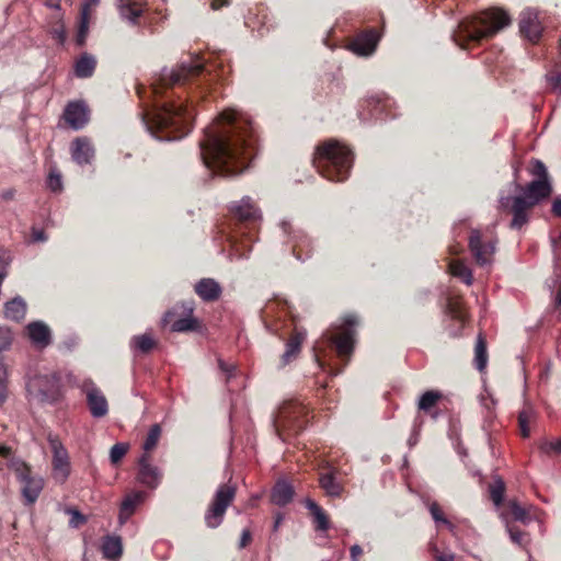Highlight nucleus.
<instances>
[{"label":"nucleus","mask_w":561,"mask_h":561,"mask_svg":"<svg viewBox=\"0 0 561 561\" xmlns=\"http://www.w3.org/2000/svg\"><path fill=\"white\" fill-rule=\"evenodd\" d=\"M209 76L204 60L199 56H191L172 68H162L152 78L151 91L156 100L152 111L141 117L152 137L160 141H171L182 139L191 131L194 114L183 99V93H165L169 89L199 88L204 81H208Z\"/></svg>","instance_id":"obj_1"},{"label":"nucleus","mask_w":561,"mask_h":561,"mask_svg":"<svg viewBox=\"0 0 561 561\" xmlns=\"http://www.w3.org/2000/svg\"><path fill=\"white\" fill-rule=\"evenodd\" d=\"M255 145L256 137L250 117L229 108L205 128L201 156L214 175L230 178L249 168Z\"/></svg>","instance_id":"obj_2"},{"label":"nucleus","mask_w":561,"mask_h":561,"mask_svg":"<svg viewBox=\"0 0 561 561\" xmlns=\"http://www.w3.org/2000/svg\"><path fill=\"white\" fill-rule=\"evenodd\" d=\"M511 18L501 9H489L480 14L463 19L453 34V39L462 49L471 43L478 44L484 38L494 36L508 26Z\"/></svg>","instance_id":"obj_3"},{"label":"nucleus","mask_w":561,"mask_h":561,"mask_svg":"<svg viewBox=\"0 0 561 561\" xmlns=\"http://www.w3.org/2000/svg\"><path fill=\"white\" fill-rule=\"evenodd\" d=\"M354 156L350 148L330 139L317 147L312 163L325 179L342 182L350 175Z\"/></svg>","instance_id":"obj_4"},{"label":"nucleus","mask_w":561,"mask_h":561,"mask_svg":"<svg viewBox=\"0 0 561 561\" xmlns=\"http://www.w3.org/2000/svg\"><path fill=\"white\" fill-rule=\"evenodd\" d=\"M307 422L306 408L294 401L284 402L272 417L274 431L284 442L302 431Z\"/></svg>","instance_id":"obj_5"},{"label":"nucleus","mask_w":561,"mask_h":561,"mask_svg":"<svg viewBox=\"0 0 561 561\" xmlns=\"http://www.w3.org/2000/svg\"><path fill=\"white\" fill-rule=\"evenodd\" d=\"M61 379L57 373L38 374L26 382L27 394L46 404H54L61 399Z\"/></svg>","instance_id":"obj_6"},{"label":"nucleus","mask_w":561,"mask_h":561,"mask_svg":"<svg viewBox=\"0 0 561 561\" xmlns=\"http://www.w3.org/2000/svg\"><path fill=\"white\" fill-rule=\"evenodd\" d=\"M236 496V486L232 484H220L205 512L204 520L208 528H218L225 518L228 506L233 502Z\"/></svg>","instance_id":"obj_7"},{"label":"nucleus","mask_w":561,"mask_h":561,"mask_svg":"<svg viewBox=\"0 0 561 561\" xmlns=\"http://www.w3.org/2000/svg\"><path fill=\"white\" fill-rule=\"evenodd\" d=\"M18 481L21 484V494L25 505L34 504L43 488L44 480L39 476H33L31 468L21 460H14L11 463Z\"/></svg>","instance_id":"obj_8"},{"label":"nucleus","mask_w":561,"mask_h":561,"mask_svg":"<svg viewBox=\"0 0 561 561\" xmlns=\"http://www.w3.org/2000/svg\"><path fill=\"white\" fill-rule=\"evenodd\" d=\"M357 323V317L348 314L344 317L343 323L339 328V333L328 335L329 342L335 346L341 357H348L353 353L356 335L355 327Z\"/></svg>","instance_id":"obj_9"},{"label":"nucleus","mask_w":561,"mask_h":561,"mask_svg":"<svg viewBox=\"0 0 561 561\" xmlns=\"http://www.w3.org/2000/svg\"><path fill=\"white\" fill-rule=\"evenodd\" d=\"M279 226L283 233L288 237L296 259L301 262L309 259L313 249L312 240L301 229L295 228L289 220H282Z\"/></svg>","instance_id":"obj_10"},{"label":"nucleus","mask_w":561,"mask_h":561,"mask_svg":"<svg viewBox=\"0 0 561 561\" xmlns=\"http://www.w3.org/2000/svg\"><path fill=\"white\" fill-rule=\"evenodd\" d=\"M500 208L512 213L513 219L511 221L512 229H520L528 222V209L534 207L527 202V198L517 196H504L501 195L499 198Z\"/></svg>","instance_id":"obj_11"},{"label":"nucleus","mask_w":561,"mask_h":561,"mask_svg":"<svg viewBox=\"0 0 561 561\" xmlns=\"http://www.w3.org/2000/svg\"><path fill=\"white\" fill-rule=\"evenodd\" d=\"M517 172L518 170L515 169V178H517ZM512 184L515 186V191L519 192V196L527 198V202L534 206L548 198L552 192V185L550 181L542 179L533 180L525 186L520 185L517 182V179H514Z\"/></svg>","instance_id":"obj_12"},{"label":"nucleus","mask_w":561,"mask_h":561,"mask_svg":"<svg viewBox=\"0 0 561 561\" xmlns=\"http://www.w3.org/2000/svg\"><path fill=\"white\" fill-rule=\"evenodd\" d=\"M48 443L53 453V477L64 483L70 474L68 451L57 436L49 435Z\"/></svg>","instance_id":"obj_13"},{"label":"nucleus","mask_w":561,"mask_h":561,"mask_svg":"<svg viewBox=\"0 0 561 561\" xmlns=\"http://www.w3.org/2000/svg\"><path fill=\"white\" fill-rule=\"evenodd\" d=\"M85 393L88 409L94 419H102L108 413V402L92 379H85L81 385Z\"/></svg>","instance_id":"obj_14"},{"label":"nucleus","mask_w":561,"mask_h":561,"mask_svg":"<svg viewBox=\"0 0 561 561\" xmlns=\"http://www.w3.org/2000/svg\"><path fill=\"white\" fill-rule=\"evenodd\" d=\"M469 249L476 261L481 267L491 266L495 253V244L492 241L484 242L481 232L473 229L469 237Z\"/></svg>","instance_id":"obj_15"},{"label":"nucleus","mask_w":561,"mask_h":561,"mask_svg":"<svg viewBox=\"0 0 561 561\" xmlns=\"http://www.w3.org/2000/svg\"><path fill=\"white\" fill-rule=\"evenodd\" d=\"M229 210L240 225L256 224L262 217L260 209L249 196H244L239 202L231 204Z\"/></svg>","instance_id":"obj_16"},{"label":"nucleus","mask_w":561,"mask_h":561,"mask_svg":"<svg viewBox=\"0 0 561 561\" xmlns=\"http://www.w3.org/2000/svg\"><path fill=\"white\" fill-rule=\"evenodd\" d=\"M62 116L73 130H80L88 124L90 111L83 101H72L66 105Z\"/></svg>","instance_id":"obj_17"},{"label":"nucleus","mask_w":561,"mask_h":561,"mask_svg":"<svg viewBox=\"0 0 561 561\" xmlns=\"http://www.w3.org/2000/svg\"><path fill=\"white\" fill-rule=\"evenodd\" d=\"M72 160L79 165L91 164L94 159L95 150L88 137L81 136L72 140L70 145Z\"/></svg>","instance_id":"obj_18"},{"label":"nucleus","mask_w":561,"mask_h":561,"mask_svg":"<svg viewBox=\"0 0 561 561\" xmlns=\"http://www.w3.org/2000/svg\"><path fill=\"white\" fill-rule=\"evenodd\" d=\"M161 471L149 462V455L144 454L138 460L137 480L150 489H156L161 482Z\"/></svg>","instance_id":"obj_19"},{"label":"nucleus","mask_w":561,"mask_h":561,"mask_svg":"<svg viewBox=\"0 0 561 561\" xmlns=\"http://www.w3.org/2000/svg\"><path fill=\"white\" fill-rule=\"evenodd\" d=\"M379 42V35L376 30L359 33L350 44V49L358 56L371 55Z\"/></svg>","instance_id":"obj_20"},{"label":"nucleus","mask_w":561,"mask_h":561,"mask_svg":"<svg viewBox=\"0 0 561 561\" xmlns=\"http://www.w3.org/2000/svg\"><path fill=\"white\" fill-rule=\"evenodd\" d=\"M365 103L369 112V118L387 119L396 117V114L391 113L392 101L388 96L382 94L371 95Z\"/></svg>","instance_id":"obj_21"},{"label":"nucleus","mask_w":561,"mask_h":561,"mask_svg":"<svg viewBox=\"0 0 561 561\" xmlns=\"http://www.w3.org/2000/svg\"><path fill=\"white\" fill-rule=\"evenodd\" d=\"M519 31L530 42H537L542 28L538 21L537 12L531 9H526L522 12L519 19Z\"/></svg>","instance_id":"obj_22"},{"label":"nucleus","mask_w":561,"mask_h":561,"mask_svg":"<svg viewBox=\"0 0 561 561\" xmlns=\"http://www.w3.org/2000/svg\"><path fill=\"white\" fill-rule=\"evenodd\" d=\"M26 333L32 344L38 348H45L51 343L50 329L43 321L30 322L26 325Z\"/></svg>","instance_id":"obj_23"},{"label":"nucleus","mask_w":561,"mask_h":561,"mask_svg":"<svg viewBox=\"0 0 561 561\" xmlns=\"http://www.w3.org/2000/svg\"><path fill=\"white\" fill-rule=\"evenodd\" d=\"M295 489L293 484L286 479H279L271 490V502L284 507L293 501Z\"/></svg>","instance_id":"obj_24"},{"label":"nucleus","mask_w":561,"mask_h":561,"mask_svg":"<svg viewBox=\"0 0 561 561\" xmlns=\"http://www.w3.org/2000/svg\"><path fill=\"white\" fill-rule=\"evenodd\" d=\"M195 293L204 301H215L221 295V286L214 278H202L194 286Z\"/></svg>","instance_id":"obj_25"},{"label":"nucleus","mask_w":561,"mask_h":561,"mask_svg":"<svg viewBox=\"0 0 561 561\" xmlns=\"http://www.w3.org/2000/svg\"><path fill=\"white\" fill-rule=\"evenodd\" d=\"M116 7L122 20L129 25H139V19L142 15V9L131 0H116Z\"/></svg>","instance_id":"obj_26"},{"label":"nucleus","mask_w":561,"mask_h":561,"mask_svg":"<svg viewBox=\"0 0 561 561\" xmlns=\"http://www.w3.org/2000/svg\"><path fill=\"white\" fill-rule=\"evenodd\" d=\"M27 305L21 296H15L3 306V316L7 320L21 322L26 316Z\"/></svg>","instance_id":"obj_27"},{"label":"nucleus","mask_w":561,"mask_h":561,"mask_svg":"<svg viewBox=\"0 0 561 561\" xmlns=\"http://www.w3.org/2000/svg\"><path fill=\"white\" fill-rule=\"evenodd\" d=\"M146 493L144 491H134L125 496L121 507L118 519L124 524L135 512L136 507L145 500Z\"/></svg>","instance_id":"obj_28"},{"label":"nucleus","mask_w":561,"mask_h":561,"mask_svg":"<svg viewBox=\"0 0 561 561\" xmlns=\"http://www.w3.org/2000/svg\"><path fill=\"white\" fill-rule=\"evenodd\" d=\"M319 484L325 495L330 497H340L344 491V486L337 481L333 470L320 473Z\"/></svg>","instance_id":"obj_29"},{"label":"nucleus","mask_w":561,"mask_h":561,"mask_svg":"<svg viewBox=\"0 0 561 561\" xmlns=\"http://www.w3.org/2000/svg\"><path fill=\"white\" fill-rule=\"evenodd\" d=\"M306 337L305 331H297L286 343L285 352L282 355V366H286L297 357L300 352L301 343Z\"/></svg>","instance_id":"obj_30"},{"label":"nucleus","mask_w":561,"mask_h":561,"mask_svg":"<svg viewBox=\"0 0 561 561\" xmlns=\"http://www.w3.org/2000/svg\"><path fill=\"white\" fill-rule=\"evenodd\" d=\"M96 67V59L93 55L83 53L75 62V76L87 79L93 76Z\"/></svg>","instance_id":"obj_31"},{"label":"nucleus","mask_w":561,"mask_h":561,"mask_svg":"<svg viewBox=\"0 0 561 561\" xmlns=\"http://www.w3.org/2000/svg\"><path fill=\"white\" fill-rule=\"evenodd\" d=\"M304 504H305L306 508L309 510L313 516V522L316 524V530L317 531H327L330 528V520H329L328 515L323 511V508L309 497H307L304 501Z\"/></svg>","instance_id":"obj_32"},{"label":"nucleus","mask_w":561,"mask_h":561,"mask_svg":"<svg viewBox=\"0 0 561 561\" xmlns=\"http://www.w3.org/2000/svg\"><path fill=\"white\" fill-rule=\"evenodd\" d=\"M156 345L157 343L150 333L134 335L129 341L130 350L134 353L148 354Z\"/></svg>","instance_id":"obj_33"},{"label":"nucleus","mask_w":561,"mask_h":561,"mask_svg":"<svg viewBox=\"0 0 561 561\" xmlns=\"http://www.w3.org/2000/svg\"><path fill=\"white\" fill-rule=\"evenodd\" d=\"M102 553L107 559L119 558L123 553L122 539L118 536H105L102 541Z\"/></svg>","instance_id":"obj_34"},{"label":"nucleus","mask_w":561,"mask_h":561,"mask_svg":"<svg viewBox=\"0 0 561 561\" xmlns=\"http://www.w3.org/2000/svg\"><path fill=\"white\" fill-rule=\"evenodd\" d=\"M449 273L459 278L467 286L472 285L473 275L471 268H469L462 261L454 260L448 265Z\"/></svg>","instance_id":"obj_35"},{"label":"nucleus","mask_w":561,"mask_h":561,"mask_svg":"<svg viewBox=\"0 0 561 561\" xmlns=\"http://www.w3.org/2000/svg\"><path fill=\"white\" fill-rule=\"evenodd\" d=\"M89 3H83L80 13V23L76 35V44L79 47L84 46L89 33Z\"/></svg>","instance_id":"obj_36"},{"label":"nucleus","mask_w":561,"mask_h":561,"mask_svg":"<svg viewBox=\"0 0 561 561\" xmlns=\"http://www.w3.org/2000/svg\"><path fill=\"white\" fill-rule=\"evenodd\" d=\"M486 343L482 334H479L474 347V366L479 371H482L486 367Z\"/></svg>","instance_id":"obj_37"},{"label":"nucleus","mask_w":561,"mask_h":561,"mask_svg":"<svg viewBox=\"0 0 561 561\" xmlns=\"http://www.w3.org/2000/svg\"><path fill=\"white\" fill-rule=\"evenodd\" d=\"M430 514L435 522L437 526L443 525L445 526L449 531L454 533L456 529V526L445 517L443 511L440 510L437 502H432L427 504Z\"/></svg>","instance_id":"obj_38"},{"label":"nucleus","mask_w":561,"mask_h":561,"mask_svg":"<svg viewBox=\"0 0 561 561\" xmlns=\"http://www.w3.org/2000/svg\"><path fill=\"white\" fill-rule=\"evenodd\" d=\"M490 497L495 506H500L504 500L505 483L501 478H496L489 486Z\"/></svg>","instance_id":"obj_39"},{"label":"nucleus","mask_w":561,"mask_h":561,"mask_svg":"<svg viewBox=\"0 0 561 561\" xmlns=\"http://www.w3.org/2000/svg\"><path fill=\"white\" fill-rule=\"evenodd\" d=\"M442 398V393L435 390L425 391L419 399V409L430 411Z\"/></svg>","instance_id":"obj_40"},{"label":"nucleus","mask_w":561,"mask_h":561,"mask_svg":"<svg viewBox=\"0 0 561 561\" xmlns=\"http://www.w3.org/2000/svg\"><path fill=\"white\" fill-rule=\"evenodd\" d=\"M160 436H161V427H160V425L159 424H153L149 428V432H148L147 437H146V439L144 442V445H142V448L146 451L145 454H147L148 451L152 450L157 446Z\"/></svg>","instance_id":"obj_41"},{"label":"nucleus","mask_w":561,"mask_h":561,"mask_svg":"<svg viewBox=\"0 0 561 561\" xmlns=\"http://www.w3.org/2000/svg\"><path fill=\"white\" fill-rule=\"evenodd\" d=\"M196 328L197 321L193 317L180 318L172 323V330L174 332L194 331Z\"/></svg>","instance_id":"obj_42"},{"label":"nucleus","mask_w":561,"mask_h":561,"mask_svg":"<svg viewBox=\"0 0 561 561\" xmlns=\"http://www.w3.org/2000/svg\"><path fill=\"white\" fill-rule=\"evenodd\" d=\"M8 398V369L2 358H0V405H2Z\"/></svg>","instance_id":"obj_43"},{"label":"nucleus","mask_w":561,"mask_h":561,"mask_svg":"<svg viewBox=\"0 0 561 561\" xmlns=\"http://www.w3.org/2000/svg\"><path fill=\"white\" fill-rule=\"evenodd\" d=\"M508 508L513 516V518L517 522H522L524 524L529 522V516L527 511L522 507L517 501H510Z\"/></svg>","instance_id":"obj_44"},{"label":"nucleus","mask_w":561,"mask_h":561,"mask_svg":"<svg viewBox=\"0 0 561 561\" xmlns=\"http://www.w3.org/2000/svg\"><path fill=\"white\" fill-rule=\"evenodd\" d=\"M13 343V332L7 325H0V352L8 351Z\"/></svg>","instance_id":"obj_45"},{"label":"nucleus","mask_w":561,"mask_h":561,"mask_svg":"<svg viewBox=\"0 0 561 561\" xmlns=\"http://www.w3.org/2000/svg\"><path fill=\"white\" fill-rule=\"evenodd\" d=\"M66 514L70 515L69 526L71 528H79L81 525L87 523V517L79 512L77 508L67 507L65 510Z\"/></svg>","instance_id":"obj_46"},{"label":"nucleus","mask_w":561,"mask_h":561,"mask_svg":"<svg viewBox=\"0 0 561 561\" xmlns=\"http://www.w3.org/2000/svg\"><path fill=\"white\" fill-rule=\"evenodd\" d=\"M546 80L554 93L561 94V70H551L546 75Z\"/></svg>","instance_id":"obj_47"},{"label":"nucleus","mask_w":561,"mask_h":561,"mask_svg":"<svg viewBox=\"0 0 561 561\" xmlns=\"http://www.w3.org/2000/svg\"><path fill=\"white\" fill-rule=\"evenodd\" d=\"M218 368L225 374L226 382H229L236 377L238 367L234 363H227L221 358H218Z\"/></svg>","instance_id":"obj_48"},{"label":"nucleus","mask_w":561,"mask_h":561,"mask_svg":"<svg viewBox=\"0 0 561 561\" xmlns=\"http://www.w3.org/2000/svg\"><path fill=\"white\" fill-rule=\"evenodd\" d=\"M128 446L124 443L115 444L110 450V460L112 463H117L126 455Z\"/></svg>","instance_id":"obj_49"},{"label":"nucleus","mask_w":561,"mask_h":561,"mask_svg":"<svg viewBox=\"0 0 561 561\" xmlns=\"http://www.w3.org/2000/svg\"><path fill=\"white\" fill-rule=\"evenodd\" d=\"M531 415V409H525L518 414V424L520 428V434L523 437H528L530 434V430L528 426V421Z\"/></svg>","instance_id":"obj_50"},{"label":"nucleus","mask_w":561,"mask_h":561,"mask_svg":"<svg viewBox=\"0 0 561 561\" xmlns=\"http://www.w3.org/2000/svg\"><path fill=\"white\" fill-rule=\"evenodd\" d=\"M530 172L537 179H542V180H546V181H550L549 180V175H548V171H547V168H546L545 163L542 161L538 160V159H534L533 160Z\"/></svg>","instance_id":"obj_51"},{"label":"nucleus","mask_w":561,"mask_h":561,"mask_svg":"<svg viewBox=\"0 0 561 561\" xmlns=\"http://www.w3.org/2000/svg\"><path fill=\"white\" fill-rule=\"evenodd\" d=\"M47 186L51 192H60L62 190L61 174L57 171H50L47 179Z\"/></svg>","instance_id":"obj_52"},{"label":"nucleus","mask_w":561,"mask_h":561,"mask_svg":"<svg viewBox=\"0 0 561 561\" xmlns=\"http://www.w3.org/2000/svg\"><path fill=\"white\" fill-rule=\"evenodd\" d=\"M540 450L545 454H549L551 451L561 454V438H558L553 442H543L540 445Z\"/></svg>","instance_id":"obj_53"},{"label":"nucleus","mask_w":561,"mask_h":561,"mask_svg":"<svg viewBox=\"0 0 561 561\" xmlns=\"http://www.w3.org/2000/svg\"><path fill=\"white\" fill-rule=\"evenodd\" d=\"M51 37L58 42V44L64 45L66 42V30L65 25L60 22L57 26L53 27L49 31Z\"/></svg>","instance_id":"obj_54"},{"label":"nucleus","mask_w":561,"mask_h":561,"mask_svg":"<svg viewBox=\"0 0 561 561\" xmlns=\"http://www.w3.org/2000/svg\"><path fill=\"white\" fill-rule=\"evenodd\" d=\"M10 256L5 251L0 250V279L4 280L8 276Z\"/></svg>","instance_id":"obj_55"},{"label":"nucleus","mask_w":561,"mask_h":561,"mask_svg":"<svg viewBox=\"0 0 561 561\" xmlns=\"http://www.w3.org/2000/svg\"><path fill=\"white\" fill-rule=\"evenodd\" d=\"M507 531L510 534V538L511 540L518 545V546H522L523 542H524V537H525V533H523L520 529L516 528V527H512V526H507Z\"/></svg>","instance_id":"obj_56"},{"label":"nucleus","mask_w":561,"mask_h":561,"mask_svg":"<svg viewBox=\"0 0 561 561\" xmlns=\"http://www.w3.org/2000/svg\"><path fill=\"white\" fill-rule=\"evenodd\" d=\"M252 539V534L250 531V529L245 528L242 530L241 533V537H240V541H239V549H244L251 541Z\"/></svg>","instance_id":"obj_57"},{"label":"nucleus","mask_w":561,"mask_h":561,"mask_svg":"<svg viewBox=\"0 0 561 561\" xmlns=\"http://www.w3.org/2000/svg\"><path fill=\"white\" fill-rule=\"evenodd\" d=\"M47 240V234L43 229H32V241L33 242H45Z\"/></svg>","instance_id":"obj_58"},{"label":"nucleus","mask_w":561,"mask_h":561,"mask_svg":"<svg viewBox=\"0 0 561 561\" xmlns=\"http://www.w3.org/2000/svg\"><path fill=\"white\" fill-rule=\"evenodd\" d=\"M551 211L554 216L561 217V194L553 199Z\"/></svg>","instance_id":"obj_59"},{"label":"nucleus","mask_w":561,"mask_h":561,"mask_svg":"<svg viewBox=\"0 0 561 561\" xmlns=\"http://www.w3.org/2000/svg\"><path fill=\"white\" fill-rule=\"evenodd\" d=\"M352 561H358V558L363 553V549L359 545H353L350 549Z\"/></svg>","instance_id":"obj_60"},{"label":"nucleus","mask_w":561,"mask_h":561,"mask_svg":"<svg viewBox=\"0 0 561 561\" xmlns=\"http://www.w3.org/2000/svg\"><path fill=\"white\" fill-rule=\"evenodd\" d=\"M284 518H285V516H284V514L282 512H277L274 515L273 531H277L278 530V528L282 525Z\"/></svg>","instance_id":"obj_61"},{"label":"nucleus","mask_w":561,"mask_h":561,"mask_svg":"<svg viewBox=\"0 0 561 561\" xmlns=\"http://www.w3.org/2000/svg\"><path fill=\"white\" fill-rule=\"evenodd\" d=\"M228 4L229 0H213L210 7L213 10H219Z\"/></svg>","instance_id":"obj_62"},{"label":"nucleus","mask_w":561,"mask_h":561,"mask_svg":"<svg viewBox=\"0 0 561 561\" xmlns=\"http://www.w3.org/2000/svg\"><path fill=\"white\" fill-rule=\"evenodd\" d=\"M15 191L12 188L5 190L1 193V198L4 201H11L14 198Z\"/></svg>","instance_id":"obj_63"},{"label":"nucleus","mask_w":561,"mask_h":561,"mask_svg":"<svg viewBox=\"0 0 561 561\" xmlns=\"http://www.w3.org/2000/svg\"><path fill=\"white\" fill-rule=\"evenodd\" d=\"M455 557L454 554H438L436 557V561H454Z\"/></svg>","instance_id":"obj_64"}]
</instances>
